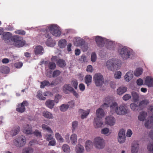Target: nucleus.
Segmentation results:
<instances>
[{"label": "nucleus", "mask_w": 153, "mask_h": 153, "mask_svg": "<svg viewBox=\"0 0 153 153\" xmlns=\"http://www.w3.org/2000/svg\"><path fill=\"white\" fill-rule=\"evenodd\" d=\"M43 31L45 33V36L48 39L46 42V45L49 47H53L55 45V43L52 39L48 33L50 32L53 36H59L61 32L59 29L58 26L56 24H51L48 27V29H45Z\"/></svg>", "instance_id": "1"}, {"label": "nucleus", "mask_w": 153, "mask_h": 153, "mask_svg": "<svg viewBox=\"0 0 153 153\" xmlns=\"http://www.w3.org/2000/svg\"><path fill=\"white\" fill-rule=\"evenodd\" d=\"M110 112L112 114L115 113L119 115H124L128 113L127 107L123 104L118 106V104L115 102L112 103L110 106Z\"/></svg>", "instance_id": "2"}, {"label": "nucleus", "mask_w": 153, "mask_h": 153, "mask_svg": "<svg viewBox=\"0 0 153 153\" xmlns=\"http://www.w3.org/2000/svg\"><path fill=\"white\" fill-rule=\"evenodd\" d=\"M117 51L121 57L124 60L129 58L133 59L135 55V53L132 50L125 47L119 48Z\"/></svg>", "instance_id": "3"}, {"label": "nucleus", "mask_w": 153, "mask_h": 153, "mask_svg": "<svg viewBox=\"0 0 153 153\" xmlns=\"http://www.w3.org/2000/svg\"><path fill=\"white\" fill-rule=\"evenodd\" d=\"M95 40L97 45L100 47H103L105 43L107 45V47L108 48H109L108 46V45L112 46H113V42L112 41L99 36H96Z\"/></svg>", "instance_id": "4"}, {"label": "nucleus", "mask_w": 153, "mask_h": 153, "mask_svg": "<svg viewBox=\"0 0 153 153\" xmlns=\"http://www.w3.org/2000/svg\"><path fill=\"white\" fill-rule=\"evenodd\" d=\"M11 44L16 47L19 48L22 47L25 44V42L22 37L18 36H13L11 38Z\"/></svg>", "instance_id": "5"}, {"label": "nucleus", "mask_w": 153, "mask_h": 153, "mask_svg": "<svg viewBox=\"0 0 153 153\" xmlns=\"http://www.w3.org/2000/svg\"><path fill=\"white\" fill-rule=\"evenodd\" d=\"M26 142L25 137L23 135H20L16 137L13 141L14 145L18 147H21L25 145Z\"/></svg>", "instance_id": "6"}, {"label": "nucleus", "mask_w": 153, "mask_h": 153, "mask_svg": "<svg viewBox=\"0 0 153 153\" xmlns=\"http://www.w3.org/2000/svg\"><path fill=\"white\" fill-rule=\"evenodd\" d=\"M93 143L95 147L98 149H103L105 146V140L101 137H97L95 138Z\"/></svg>", "instance_id": "7"}, {"label": "nucleus", "mask_w": 153, "mask_h": 153, "mask_svg": "<svg viewBox=\"0 0 153 153\" xmlns=\"http://www.w3.org/2000/svg\"><path fill=\"white\" fill-rule=\"evenodd\" d=\"M93 80L97 86H100L103 85L104 79L103 76L100 73H96L93 76Z\"/></svg>", "instance_id": "8"}, {"label": "nucleus", "mask_w": 153, "mask_h": 153, "mask_svg": "<svg viewBox=\"0 0 153 153\" xmlns=\"http://www.w3.org/2000/svg\"><path fill=\"white\" fill-rule=\"evenodd\" d=\"M105 123L110 126H112L116 123V120L115 117L111 115L106 116L105 118Z\"/></svg>", "instance_id": "9"}, {"label": "nucleus", "mask_w": 153, "mask_h": 153, "mask_svg": "<svg viewBox=\"0 0 153 153\" xmlns=\"http://www.w3.org/2000/svg\"><path fill=\"white\" fill-rule=\"evenodd\" d=\"M12 36V34L10 33L5 32L3 34L1 38L5 42L11 44V39Z\"/></svg>", "instance_id": "10"}, {"label": "nucleus", "mask_w": 153, "mask_h": 153, "mask_svg": "<svg viewBox=\"0 0 153 153\" xmlns=\"http://www.w3.org/2000/svg\"><path fill=\"white\" fill-rule=\"evenodd\" d=\"M28 105V103L27 101H24L21 104H18L16 110L19 112H23L25 110V107L27 106Z\"/></svg>", "instance_id": "11"}, {"label": "nucleus", "mask_w": 153, "mask_h": 153, "mask_svg": "<svg viewBox=\"0 0 153 153\" xmlns=\"http://www.w3.org/2000/svg\"><path fill=\"white\" fill-rule=\"evenodd\" d=\"M22 131L24 133L27 134H33L32 127L29 124H25L24 125L22 129Z\"/></svg>", "instance_id": "12"}, {"label": "nucleus", "mask_w": 153, "mask_h": 153, "mask_svg": "<svg viewBox=\"0 0 153 153\" xmlns=\"http://www.w3.org/2000/svg\"><path fill=\"white\" fill-rule=\"evenodd\" d=\"M74 45L76 46H82L84 45L85 40L79 37H76L74 39Z\"/></svg>", "instance_id": "13"}, {"label": "nucleus", "mask_w": 153, "mask_h": 153, "mask_svg": "<svg viewBox=\"0 0 153 153\" xmlns=\"http://www.w3.org/2000/svg\"><path fill=\"white\" fill-rule=\"evenodd\" d=\"M94 126L96 128H98L101 127L103 124L102 120L98 117H95L93 122Z\"/></svg>", "instance_id": "14"}, {"label": "nucleus", "mask_w": 153, "mask_h": 153, "mask_svg": "<svg viewBox=\"0 0 153 153\" xmlns=\"http://www.w3.org/2000/svg\"><path fill=\"white\" fill-rule=\"evenodd\" d=\"M118 140L120 143H123L125 140V131L123 129L121 130L119 132Z\"/></svg>", "instance_id": "15"}, {"label": "nucleus", "mask_w": 153, "mask_h": 153, "mask_svg": "<svg viewBox=\"0 0 153 153\" xmlns=\"http://www.w3.org/2000/svg\"><path fill=\"white\" fill-rule=\"evenodd\" d=\"M34 51L36 55H41L44 53V49L42 46L37 45L35 47Z\"/></svg>", "instance_id": "16"}, {"label": "nucleus", "mask_w": 153, "mask_h": 153, "mask_svg": "<svg viewBox=\"0 0 153 153\" xmlns=\"http://www.w3.org/2000/svg\"><path fill=\"white\" fill-rule=\"evenodd\" d=\"M139 148V144L138 142L135 141L132 143L131 149V153H138Z\"/></svg>", "instance_id": "17"}, {"label": "nucleus", "mask_w": 153, "mask_h": 153, "mask_svg": "<svg viewBox=\"0 0 153 153\" xmlns=\"http://www.w3.org/2000/svg\"><path fill=\"white\" fill-rule=\"evenodd\" d=\"M62 90L65 94H69L70 92L74 90V88L71 86L70 85L65 84L63 86Z\"/></svg>", "instance_id": "18"}, {"label": "nucleus", "mask_w": 153, "mask_h": 153, "mask_svg": "<svg viewBox=\"0 0 153 153\" xmlns=\"http://www.w3.org/2000/svg\"><path fill=\"white\" fill-rule=\"evenodd\" d=\"M79 113L81 115V118L82 119L86 118L90 112V109L84 110L82 109H80L79 111Z\"/></svg>", "instance_id": "19"}, {"label": "nucleus", "mask_w": 153, "mask_h": 153, "mask_svg": "<svg viewBox=\"0 0 153 153\" xmlns=\"http://www.w3.org/2000/svg\"><path fill=\"white\" fill-rule=\"evenodd\" d=\"M145 83L149 87H153V78L151 76H147L145 78Z\"/></svg>", "instance_id": "20"}, {"label": "nucleus", "mask_w": 153, "mask_h": 153, "mask_svg": "<svg viewBox=\"0 0 153 153\" xmlns=\"http://www.w3.org/2000/svg\"><path fill=\"white\" fill-rule=\"evenodd\" d=\"M114 100V98L112 96H108L105 97L104 100V106L105 105L106 107H108V105L110 104Z\"/></svg>", "instance_id": "21"}, {"label": "nucleus", "mask_w": 153, "mask_h": 153, "mask_svg": "<svg viewBox=\"0 0 153 153\" xmlns=\"http://www.w3.org/2000/svg\"><path fill=\"white\" fill-rule=\"evenodd\" d=\"M55 101L53 100L48 99L45 102V105L48 108L52 109L55 105Z\"/></svg>", "instance_id": "22"}, {"label": "nucleus", "mask_w": 153, "mask_h": 153, "mask_svg": "<svg viewBox=\"0 0 153 153\" xmlns=\"http://www.w3.org/2000/svg\"><path fill=\"white\" fill-rule=\"evenodd\" d=\"M133 77V73L132 71H130L127 72L124 76L125 80L128 82L131 80Z\"/></svg>", "instance_id": "23"}, {"label": "nucleus", "mask_w": 153, "mask_h": 153, "mask_svg": "<svg viewBox=\"0 0 153 153\" xmlns=\"http://www.w3.org/2000/svg\"><path fill=\"white\" fill-rule=\"evenodd\" d=\"M76 153H84L85 149L84 146L80 144H78L75 148Z\"/></svg>", "instance_id": "24"}, {"label": "nucleus", "mask_w": 153, "mask_h": 153, "mask_svg": "<svg viewBox=\"0 0 153 153\" xmlns=\"http://www.w3.org/2000/svg\"><path fill=\"white\" fill-rule=\"evenodd\" d=\"M42 116L45 118L48 119H53L54 117L52 114L47 111H44L42 112Z\"/></svg>", "instance_id": "25"}, {"label": "nucleus", "mask_w": 153, "mask_h": 153, "mask_svg": "<svg viewBox=\"0 0 153 153\" xmlns=\"http://www.w3.org/2000/svg\"><path fill=\"white\" fill-rule=\"evenodd\" d=\"M113 59H111L108 60L106 62L105 66L108 69L112 70L114 68Z\"/></svg>", "instance_id": "26"}, {"label": "nucleus", "mask_w": 153, "mask_h": 153, "mask_svg": "<svg viewBox=\"0 0 153 153\" xmlns=\"http://www.w3.org/2000/svg\"><path fill=\"white\" fill-rule=\"evenodd\" d=\"M85 146L86 151L88 152L90 151L93 148L92 142L90 140H87L85 143Z\"/></svg>", "instance_id": "27"}, {"label": "nucleus", "mask_w": 153, "mask_h": 153, "mask_svg": "<svg viewBox=\"0 0 153 153\" xmlns=\"http://www.w3.org/2000/svg\"><path fill=\"white\" fill-rule=\"evenodd\" d=\"M96 113L97 116L96 117H98L99 118H102L105 115L104 111L103 109L101 108L97 109Z\"/></svg>", "instance_id": "28"}, {"label": "nucleus", "mask_w": 153, "mask_h": 153, "mask_svg": "<svg viewBox=\"0 0 153 153\" xmlns=\"http://www.w3.org/2000/svg\"><path fill=\"white\" fill-rule=\"evenodd\" d=\"M127 90V88L123 86H121L118 88L117 90V94L121 95Z\"/></svg>", "instance_id": "29"}, {"label": "nucleus", "mask_w": 153, "mask_h": 153, "mask_svg": "<svg viewBox=\"0 0 153 153\" xmlns=\"http://www.w3.org/2000/svg\"><path fill=\"white\" fill-rule=\"evenodd\" d=\"M70 140L72 144L74 146H75L77 143V135L74 133L72 134L70 137Z\"/></svg>", "instance_id": "30"}, {"label": "nucleus", "mask_w": 153, "mask_h": 153, "mask_svg": "<svg viewBox=\"0 0 153 153\" xmlns=\"http://www.w3.org/2000/svg\"><path fill=\"white\" fill-rule=\"evenodd\" d=\"M131 94L134 102H137L139 100L140 96L137 93L135 92H133Z\"/></svg>", "instance_id": "31"}, {"label": "nucleus", "mask_w": 153, "mask_h": 153, "mask_svg": "<svg viewBox=\"0 0 153 153\" xmlns=\"http://www.w3.org/2000/svg\"><path fill=\"white\" fill-rule=\"evenodd\" d=\"M113 61H114L113 66L114 68H120L121 65V61L118 59H113Z\"/></svg>", "instance_id": "32"}, {"label": "nucleus", "mask_w": 153, "mask_h": 153, "mask_svg": "<svg viewBox=\"0 0 153 153\" xmlns=\"http://www.w3.org/2000/svg\"><path fill=\"white\" fill-rule=\"evenodd\" d=\"M67 44V41L65 39H62L60 40L58 43L59 46L61 48H64Z\"/></svg>", "instance_id": "33"}, {"label": "nucleus", "mask_w": 153, "mask_h": 153, "mask_svg": "<svg viewBox=\"0 0 153 153\" xmlns=\"http://www.w3.org/2000/svg\"><path fill=\"white\" fill-rule=\"evenodd\" d=\"M147 114L144 111H141L140 112L138 116V118L140 121H143L146 117Z\"/></svg>", "instance_id": "34"}, {"label": "nucleus", "mask_w": 153, "mask_h": 153, "mask_svg": "<svg viewBox=\"0 0 153 153\" xmlns=\"http://www.w3.org/2000/svg\"><path fill=\"white\" fill-rule=\"evenodd\" d=\"M143 71V69L142 68H137L134 71V75L136 76H139L142 74Z\"/></svg>", "instance_id": "35"}, {"label": "nucleus", "mask_w": 153, "mask_h": 153, "mask_svg": "<svg viewBox=\"0 0 153 153\" xmlns=\"http://www.w3.org/2000/svg\"><path fill=\"white\" fill-rule=\"evenodd\" d=\"M55 137L56 140L59 142L63 143L64 142V139L58 132L55 133Z\"/></svg>", "instance_id": "36"}, {"label": "nucleus", "mask_w": 153, "mask_h": 153, "mask_svg": "<svg viewBox=\"0 0 153 153\" xmlns=\"http://www.w3.org/2000/svg\"><path fill=\"white\" fill-rule=\"evenodd\" d=\"M42 128L43 130H46L49 133L52 134H53L52 130L48 126L45 124H43L42 125Z\"/></svg>", "instance_id": "37"}, {"label": "nucleus", "mask_w": 153, "mask_h": 153, "mask_svg": "<svg viewBox=\"0 0 153 153\" xmlns=\"http://www.w3.org/2000/svg\"><path fill=\"white\" fill-rule=\"evenodd\" d=\"M9 72V68L6 66H2L0 68V72L4 74H6Z\"/></svg>", "instance_id": "38"}, {"label": "nucleus", "mask_w": 153, "mask_h": 153, "mask_svg": "<svg viewBox=\"0 0 153 153\" xmlns=\"http://www.w3.org/2000/svg\"><path fill=\"white\" fill-rule=\"evenodd\" d=\"M92 77L90 75H86L85 77V83L88 85L89 84L92 82Z\"/></svg>", "instance_id": "39"}, {"label": "nucleus", "mask_w": 153, "mask_h": 153, "mask_svg": "<svg viewBox=\"0 0 153 153\" xmlns=\"http://www.w3.org/2000/svg\"><path fill=\"white\" fill-rule=\"evenodd\" d=\"M153 124V120L152 118H151L150 120L146 121L145 122V126L147 128H151Z\"/></svg>", "instance_id": "40"}, {"label": "nucleus", "mask_w": 153, "mask_h": 153, "mask_svg": "<svg viewBox=\"0 0 153 153\" xmlns=\"http://www.w3.org/2000/svg\"><path fill=\"white\" fill-rule=\"evenodd\" d=\"M68 108V106L67 104H64L61 105L59 107V109L62 112H65Z\"/></svg>", "instance_id": "41"}, {"label": "nucleus", "mask_w": 153, "mask_h": 153, "mask_svg": "<svg viewBox=\"0 0 153 153\" xmlns=\"http://www.w3.org/2000/svg\"><path fill=\"white\" fill-rule=\"evenodd\" d=\"M101 133L102 134L108 135L111 134L109 129L107 128H105L102 129Z\"/></svg>", "instance_id": "42"}, {"label": "nucleus", "mask_w": 153, "mask_h": 153, "mask_svg": "<svg viewBox=\"0 0 153 153\" xmlns=\"http://www.w3.org/2000/svg\"><path fill=\"white\" fill-rule=\"evenodd\" d=\"M48 64V66L49 68L51 69H54L56 67V65L55 63L53 62H45V64L46 65Z\"/></svg>", "instance_id": "43"}, {"label": "nucleus", "mask_w": 153, "mask_h": 153, "mask_svg": "<svg viewBox=\"0 0 153 153\" xmlns=\"http://www.w3.org/2000/svg\"><path fill=\"white\" fill-rule=\"evenodd\" d=\"M43 94L41 91H39L38 92L36 97L37 98L41 100H45L46 99V98L43 96Z\"/></svg>", "instance_id": "44"}, {"label": "nucleus", "mask_w": 153, "mask_h": 153, "mask_svg": "<svg viewBox=\"0 0 153 153\" xmlns=\"http://www.w3.org/2000/svg\"><path fill=\"white\" fill-rule=\"evenodd\" d=\"M62 149L64 152H69L70 151L69 146L67 144H64L62 146Z\"/></svg>", "instance_id": "45"}, {"label": "nucleus", "mask_w": 153, "mask_h": 153, "mask_svg": "<svg viewBox=\"0 0 153 153\" xmlns=\"http://www.w3.org/2000/svg\"><path fill=\"white\" fill-rule=\"evenodd\" d=\"M40 87L41 88H44L45 86H49L51 85L50 83L48 81L45 80L41 82Z\"/></svg>", "instance_id": "46"}, {"label": "nucleus", "mask_w": 153, "mask_h": 153, "mask_svg": "<svg viewBox=\"0 0 153 153\" xmlns=\"http://www.w3.org/2000/svg\"><path fill=\"white\" fill-rule=\"evenodd\" d=\"M20 130V128L19 127H17L16 128L12 130L11 132V134L12 136H13L16 135L19 132Z\"/></svg>", "instance_id": "47"}, {"label": "nucleus", "mask_w": 153, "mask_h": 153, "mask_svg": "<svg viewBox=\"0 0 153 153\" xmlns=\"http://www.w3.org/2000/svg\"><path fill=\"white\" fill-rule=\"evenodd\" d=\"M149 103L148 100H145L141 101L139 103V106L141 107L142 106H144Z\"/></svg>", "instance_id": "48"}, {"label": "nucleus", "mask_w": 153, "mask_h": 153, "mask_svg": "<svg viewBox=\"0 0 153 153\" xmlns=\"http://www.w3.org/2000/svg\"><path fill=\"white\" fill-rule=\"evenodd\" d=\"M33 150L30 148H26L24 149L23 152L24 153H32Z\"/></svg>", "instance_id": "49"}, {"label": "nucleus", "mask_w": 153, "mask_h": 153, "mask_svg": "<svg viewBox=\"0 0 153 153\" xmlns=\"http://www.w3.org/2000/svg\"><path fill=\"white\" fill-rule=\"evenodd\" d=\"M78 125V122L76 121H74L72 123V131L73 132H74V131L77 127Z\"/></svg>", "instance_id": "50"}, {"label": "nucleus", "mask_w": 153, "mask_h": 153, "mask_svg": "<svg viewBox=\"0 0 153 153\" xmlns=\"http://www.w3.org/2000/svg\"><path fill=\"white\" fill-rule=\"evenodd\" d=\"M58 65L60 67H64L65 65V61L62 59H59L57 63Z\"/></svg>", "instance_id": "51"}, {"label": "nucleus", "mask_w": 153, "mask_h": 153, "mask_svg": "<svg viewBox=\"0 0 153 153\" xmlns=\"http://www.w3.org/2000/svg\"><path fill=\"white\" fill-rule=\"evenodd\" d=\"M122 75L121 72L120 71H117L114 74V77L116 79H120Z\"/></svg>", "instance_id": "52"}, {"label": "nucleus", "mask_w": 153, "mask_h": 153, "mask_svg": "<svg viewBox=\"0 0 153 153\" xmlns=\"http://www.w3.org/2000/svg\"><path fill=\"white\" fill-rule=\"evenodd\" d=\"M62 98V96L59 94H56L55 97L54 101L56 103H58Z\"/></svg>", "instance_id": "53"}, {"label": "nucleus", "mask_w": 153, "mask_h": 153, "mask_svg": "<svg viewBox=\"0 0 153 153\" xmlns=\"http://www.w3.org/2000/svg\"><path fill=\"white\" fill-rule=\"evenodd\" d=\"M61 73V72L59 70H55L53 73L52 74V77H56L59 76Z\"/></svg>", "instance_id": "54"}, {"label": "nucleus", "mask_w": 153, "mask_h": 153, "mask_svg": "<svg viewBox=\"0 0 153 153\" xmlns=\"http://www.w3.org/2000/svg\"><path fill=\"white\" fill-rule=\"evenodd\" d=\"M97 58V55L94 52H93L91 55V60L92 62L96 61Z\"/></svg>", "instance_id": "55"}, {"label": "nucleus", "mask_w": 153, "mask_h": 153, "mask_svg": "<svg viewBox=\"0 0 153 153\" xmlns=\"http://www.w3.org/2000/svg\"><path fill=\"white\" fill-rule=\"evenodd\" d=\"M131 97V96L129 94H126L123 96V99L124 100L127 101L130 99Z\"/></svg>", "instance_id": "56"}, {"label": "nucleus", "mask_w": 153, "mask_h": 153, "mask_svg": "<svg viewBox=\"0 0 153 153\" xmlns=\"http://www.w3.org/2000/svg\"><path fill=\"white\" fill-rule=\"evenodd\" d=\"M71 84L74 87L75 89H76L77 88L78 82L76 80H74L72 81Z\"/></svg>", "instance_id": "57"}, {"label": "nucleus", "mask_w": 153, "mask_h": 153, "mask_svg": "<svg viewBox=\"0 0 153 153\" xmlns=\"http://www.w3.org/2000/svg\"><path fill=\"white\" fill-rule=\"evenodd\" d=\"M53 135L51 134H47L45 136V139L48 141H50L52 140L53 138Z\"/></svg>", "instance_id": "58"}, {"label": "nucleus", "mask_w": 153, "mask_h": 153, "mask_svg": "<svg viewBox=\"0 0 153 153\" xmlns=\"http://www.w3.org/2000/svg\"><path fill=\"white\" fill-rule=\"evenodd\" d=\"M137 105L134 103H132L130 105V107L133 111H134L137 109Z\"/></svg>", "instance_id": "59"}, {"label": "nucleus", "mask_w": 153, "mask_h": 153, "mask_svg": "<svg viewBox=\"0 0 153 153\" xmlns=\"http://www.w3.org/2000/svg\"><path fill=\"white\" fill-rule=\"evenodd\" d=\"M15 33L22 35H24L25 34V32L24 30H17L15 31Z\"/></svg>", "instance_id": "60"}, {"label": "nucleus", "mask_w": 153, "mask_h": 153, "mask_svg": "<svg viewBox=\"0 0 153 153\" xmlns=\"http://www.w3.org/2000/svg\"><path fill=\"white\" fill-rule=\"evenodd\" d=\"M56 141L55 139L53 138L52 140H50L49 143L48 144V146H54L56 145Z\"/></svg>", "instance_id": "61"}, {"label": "nucleus", "mask_w": 153, "mask_h": 153, "mask_svg": "<svg viewBox=\"0 0 153 153\" xmlns=\"http://www.w3.org/2000/svg\"><path fill=\"white\" fill-rule=\"evenodd\" d=\"M33 134H34L37 137H42L41 132L38 130H36L34 132H33Z\"/></svg>", "instance_id": "62"}, {"label": "nucleus", "mask_w": 153, "mask_h": 153, "mask_svg": "<svg viewBox=\"0 0 153 153\" xmlns=\"http://www.w3.org/2000/svg\"><path fill=\"white\" fill-rule=\"evenodd\" d=\"M147 149L150 152L153 151V143H149Z\"/></svg>", "instance_id": "63"}, {"label": "nucleus", "mask_w": 153, "mask_h": 153, "mask_svg": "<svg viewBox=\"0 0 153 153\" xmlns=\"http://www.w3.org/2000/svg\"><path fill=\"white\" fill-rule=\"evenodd\" d=\"M86 71L88 72L91 73L93 71L92 66L90 65H88L87 67Z\"/></svg>", "instance_id": "64"}]
</instances>
